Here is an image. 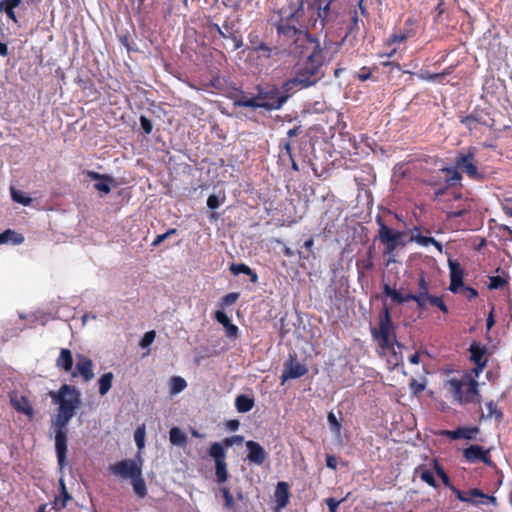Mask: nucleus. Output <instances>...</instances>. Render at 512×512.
<instances>
[{"label":"nucleus","mask_w":512,"mask_h":512,"mask_svg":"<svg viewBox=\"0 0 512 512\" xmlns=\"http://www.w3.org/2000/svg\"><path fill=\"white\" fill-rule=\"evenodd\" d=\"M445 387L452 396L453 401L461 405L480 403L481 401L478 382L472 377L451 378L445 382Z\"/></svg>","instance_id":"7ed1b4c3"},{"label":"nucleus","mask_w":512,"mask_h":512,"mask_svg":"<svg viewBox=\"0 0 512 512\" xmlns=\"http://www.w3.org/2000/svg\"><path fill=\"white\" fill-rule=\"evenodd\" d=\"M375 221L379 226L378 238L385 245V253L391 254L397 247L404 245L403 232L389 228L380 215L376 216Z\"/></svg>","instance_id":"9b49d317"},{"label":"nucleus","mask_w":512,"mask_h":512,"mask_svg":"<svg viewBox=\"0 0 512 512\" xmlns=\"http://www.w3.org/2000/svg\"><path fill=\"white\" fill-rule=\"evenodd\" d=\"M215 319L223 325L225 328L226 336L229 338H236L239 332L238 327L231 323V320L227 316V314L223 311H216L215 313Z\"/></svg>","instance_id":"b1692460"},{"label":"nucleus","mask_w":512,"mask_h":512,"mask_svg":"<svg viewBox=\"0 0 512 512\" xmlns=\"http://www.w3.org/2000/svg\"><path fill=\"white\" fill-rule=\"evenodd\" d=\"M169 440L172 445L185 447L188 442L187 435L178 427H172L169 431Z\"/></svg>","instance_id":"c756f323"},{"label":"nucleus","mask_w":512,"mask_h":512,"mask_svg":"<svg viewBox=\"0 0 512 512\" xmlns=\"http://www.w3.org/2000/svg\"><path fill=\"white\" fill-rule=\"evenodd\" d=\"M177 230L175 228H170L165 233L160 234L156 237V239L152 242V246L156 247L160 245L165 239H167L170 235L176 234Z\"/></svg>","instance_id":"052dcab7"},{"label":"nucleus","mask_w":512,"mask_h":512,"mask_svg":"<svg viewBox=\"0 0 512 512\" xmlns=\"http://www.w3.org/2000/svg\"><path fill=\"white\" fill-rule=\"evenodd\" d=\"M306 251H307V256H301V252H299V255L302 257V258H305V259H308L310 256H315L314 255V251H313V247H314V238L311 236L309 237L304 243H303V246H302Z\"/></svg>","instance_id":"6e6d98bb"},{"label":"nucleus","mask_w":512,"mask_h":512,"mask_svg":"<svg viewBox=\"0 0 512 512\" xmlns=\"http://www.w3.org/2000/svg\"><path fill=\"white\" fill-rule=\"evenodd\" d=\"M13 407L18 411L21 412L27 416H33L34 410L33 407L30 405L28 399L26 397L21 398V402L11 400Z\"/></svg>","instance_id":"c9c22d12"},{"label":"nucleus","mask_w":512,"mask_h":512,"mask_svg":"<svg viewBox=\"0 0 512 512\" xmlns=\"http://www.w3.org/2000/svg\"><path fill=\"white\" fill-rule=\"evenodd\" d=\"M140 126L145 134H150L153 129L152 121L144 115L140 116Z\"/></svg>","instance_id":"4d7b16f0"},{"label":"nucleus","mask_w":512,"mask_h":512,"mask_svg":"<svg viewBox=\"0 0 512 512\" xmlns=\"http://www.w3.org/2000/svg\"><path fill=\"white\" fill-rule=\"evenodd\" d=\"M298 86L300 87V83H298L297 77L294 76L293 78L285 81L279 89L281 90V92L283 94H287L288 99H289L292 94L293 89Z\"/></svg>","instance_id":"a19ab883"},{"label":"nucleus","mask_w":512,"mask_h":512,"mask_svg":"<svg viewBox=\"0 0 512 512\" xmlns=\"http://www.w3.org/2000/svg\"><path fill=\"white\" fill-rule=\"evenodd\" d=\"M448 266L450 270L449 290L452 293H458L460 292V288L463 287L464 269L457 260L449 259Z\"/></svg>","instance_id":"6ab92c4d"},{"label":"nucleus","mask_w":512,"mask_h":512,"mask_svg":"<svg viewBox=\"0 0 512 512\" xmlns=\"http://www.w3.org/2000/svg\"><path fill=\"white\" fill-rule=\"evenodd\" d=\"M344 499H340V500H337L333 497H330V498H327L325 500L328 508H329V511L330 512H337V508L339 506V504L343 501Z\"/></svg>","instance_id":"69168bd1"},{"label":"nucleus","mask_w":512,"mask_h":512,"mask_svg":"<svg viewBox=\"0 0 512 512\" xmlns=\"http://www.w3.org/2000/svg\"><path fill=\"white\" fill-rule=\"evenodd\" d=\"M428 298V302L437 307L440 311H442L444 314H448L449 313V310H448V307L447 305L445 304L444 300H443V297L442 296H433V295H430V297H427Z\"/></svg>","instance_id":"49530a36"},{"label":"nucleus","mask_w":512,"mask_h":512,"mask_svg":"<svg viewBox=\"0 0 512 512\" xmlns=\"http://www.w3.org/2000/svg\"><path fill=\"white\" fill-rule=\"evenodd\" d=\"M289 14L285 20H270L276 29L277 41L286 54L304 58L294 67V76L297 77L301 88H307L316 84L323 76V65L326 58L321 53V45L317 38L309 33L312 28L309 22H297Z\"/></svg>","instance_id":"f257e3e1"},{"label":"nucleus","mask_w":512,"mask_h":512,"mask_svg":"<svg viewBox=\"0 0 512 512\" xmlns=\"http://www.w3.org/2000/svg\"><path fill=\"white\" fill-rule=\"evenodd\" d=\"M230 271L233 275L237 276L239 274H245L250 276V280L253 283H256L258 280L257 274L246 264L240 263H232L230 266Z\"/></svg>","instance_id":"2f4dec72"},{"label":"nucleus","mask_w":512,"mask_h":512,"mask_svg":"<svg viewBox=\"0 0 512 512\" xmlns=\"http://www.w3.org/2000/svg\"><path fill=\"white\" fill-rule=\"evenodd\" d=\"M393 329L390 310L388 307H384L383 313L380 316L379 330L372 328V335L375 340L378 341L379 346L383 349L390 350L394 344L399 347L400 343L397 342L396 336L391 335Z\"/></svg>","instance_id":"1a4fd4ad"},{"label":"nucleus","mask_w":512,"mask_h":512,"mask_svg":"<svg viewBox=\"0 0 512 512\" xmlns=\"http://www.w3.org/2000/svg\"><path fill=\"white\" fill-rule=\"evenodd\" d=\"M56 366L64 372H71L73 367L72 352L67 348H62L60 354L56 359Z\"/></svg>","instance_id":"cd10ccee"},{"label":"nucleus","mask_w":512,"mask_h":512,"mask_svg":"<svg viewBox=\"0 0 512 512\" xmlns=\"http://www.w3.org/2000/svg\"><path fill=\"white\" fill-rule=\"evenodd\" d=\"M376 68H373L375 70ZM356 79H358L361 82H365L369 80L372 77V68L363 66L359 72H357L354 76Z\"/></svg>","instance_id":"864d4df0"},{"label":"nucleus","mask_w":512,"mask_h":512,"mask_svg":"<svg viewBox=\"0 0 512 512\" xmlns=\"http://www.w3.org/2000/svg\"><path fill=\"white\" fill-rule=\"evenodd\" d=\"M476 153L477 148L475 146H469L464 152L458 153L455 164L456 168L469 179L481 182L485 179V173L477 166Z\"/></svg>","instance_id":"423d86ee"},{"label":"nucleus","mask_w":512,"mask_h":512,"mask_svg":"<svg viewBox=\"0 0 512 512\" xmlns=\"http://www.w3.org/2000/svg\"><path fill=\"white\" fill-rule=\"evenodd\" d=\"M507 284V280L501 276H491L489 278L488 288L491 290L501 289Z\"/></svg>","instance_id":"3c124183"},{"label":"nucleus","mask_w":512,"mask_h":512,"mask_svg":"<svg viewBox=\"0 0 512 512\" xmlns=\"http://www.w3.org/2000/svg\"><path fill=\"white\" fill-rule=\"evenodd\" d=\"M335 0H298L294 5L289 3L286 6L275 10L270 17V20H285L289 18V14H293V18L297 22H309L312 28H317L319 24L320 29L324 27H334V23L338 17L333 5Z\"/></svg>","instance_id":"f03ea898"},{"label":"nucleus","mask_w":512,"mask_h":512,"mask_svg":"<svg viewBox=\"0 0 512 512\" xmlns=\"http://www.w3.org/2000/svg\"><path fill=\"white\" fill-rule=\"evenodd\" d=\"M23 0H0V12H4L6 16L14 23L18 22L14 9L17 8Z\"/></svg>","instance_id":"c85d7f7f"},{"label":"nucleus","mask_w":512,"mask_h":512,"mask_svg":"<svg viewBox=\"0 0 512 512\" xmlns=\"http://www.w3.org/2000/svg\"><path fill=\"white\" fill-rule=\"evenodd\" d=\"M470 132L477 129L478 125L492 127L494 125V119L489 116V113L483 110H474L471 114L463 117L460 120Z\"/></svg>","instance_id":"2eb2a0df"},{"label":"nucleus","mask_w":512,"mask_h":512,"mask_svg":"<svg viewBox=\"0 0 512 512\" xmlns=\"http://www.w3.org/2000/svg\"><path fill=\"white\" fill-rule=\"evenodd\" d=\"M464 429L462 428H458L457 430H454V431H444L443 433L448 435L449 437H451L452 439H459V438H469V436H467L465 433H464Z\"/></svg>","instance_id":"e2e57ef3"},{"label":"nucleus","mask_w":512,"mask_h":512,"mask_svg":"<svg viewBox=\"0 0 512 512\" xmlns=\"http://www.w3.org/2000/svg\"><path fill=\"white\" fill-rule=\"evenodd\" d=\"M257 91L262 108L267 111L279 110L288 100V95L283 94L276 85L257 86Z\"/></svg>","instance_id":"9d476101"},{"label":"nucleus","mask_w":512,"mask_h":512,"mask_svg":"<svg viewBox=\"0 0 512 512\" xmlns=\"http://www.w3.org/2000/svg\"><path fill=\"white\" fill-rule=\"evenodd\" d=\"M133 491L139 498H144L147 494L146 482H132Z\"/></svg>","instance_id":"5fc2aeb1"},{"label":"nucleus","mask_w":512,"mask_h":512,"mask_svg":"<svg viewBox=\"0 0 512 512\" xmlns=\"http://www.w3.org/2000/svg\"><path fill=\"white\" fill-rule=\"evenodd\" d=\"M235 105L252 109L262 108V102H260V98H258V93L252 98L242 97L238 99Z\"/></svg>","instance_id":"e433bc0d"},{"label":"nucleus","mask_w":512,"mask_h":512,"mask_svg":"<svg viewBox=\"0 0 512 512\" xmlns=\"http://www.w3.org/2000/svg\"><path fill=\"white\" fill-rule=\"evenodd\" d=\"M155 337H156V332L154 330L146 332L144 334V336L142 337V339L140 340L139 346L142 349L148 348L155 340Z\"/></svg>","instance_id":"603ef678"},{"label":"nucleus","mask_w":512,"mask_h":512,"mask_svg":"<svg viewBox=\"0 0 512 512\" xmlns=\"http://www.w3.org/2000/svg\"><path fill=\"white\" fill-rule=\"evenodd\" d=\"M410 389L415 393H421L425 389V385L423 383L418 382L416 379L412 378L410 381Z\"/></svg>","instance_id":"338daca9"},{"label":"nucleus","mask_w":512,"mask_h":512,"mask_svg":"<svg viewBox=\"0 0 512 512\" xmlns=\"http://www.w3.org/2000/svg\"><path fill=\"white\" fill-rule=\"evenodd\" d=\"M308 372L305 364L291 358L285 370L282 373L283 382L288 378L296 379L304 376Z\"/></svg>","instance_id":"4be33fe9"},{"label":"nucleus","mask_w":512,"mask_h":512,"mask_svg":"<svg viewBox=\"0 0 512 512\" xmlns=\"http://www.w3.org/2000/svg\"><path fill=\"white\" fill-rule=\"evenodd\" d=\"M486 408H487V411H488V414H487V417L488 418H492V417H495V419L500 422L503 418V413L500 409H498L497 405L493 402V401H490L486 404Z\"/></svg>","instance_id":"a18cd8bd"},{"label":"nucleus","mask_w":512,"mask_h":512,"mask_svg":"<svg viewBox=\"0 0 512 512\" xmlns=\"http://www.w3.org/2000/svg\"><path fill=\"white\" fill-rule=\"evenodd\" d=\"M238 297H239L238 293H235V292L229 293L222 298V305L223 306L232 305L237 301Z\"/></svg>","instance_id":"0e129e2a"},{"label":"nucleus","mask_w":512,"mask_h":512,"mask_svg":"<svg viewBox=\"0 0 512 512\" xmlns=\"http://www.w3.org/2000/svg\"><path fill=\"white\" fill-rule=\"evenodd\" d=\"M415 241L421 246H429L431 243H434L433 237L424 236L421 234L415 236Z\"/></svg>","instance_id":"774afa93"},{"label":"nucleus","mask_w":512,"mask_h":512,"mask_svg":"<svg viewBox=\"0 0 512 512\" xmlns=\"http://www.w3.org/2000/svg\"><path fill=\"white\" fill-rule=\"evenodd\" d=\"M11 196L13 201L22 204L24 206H28L31 204L32 199L28 196H26L22 191L12 189L11 190Z\"/></svg>","instance_id":"37998d69"},{"label":"nucleus","mask_w":512,"mask_h":512,"mask_svg":"<svg viewBox=\"0 0 512 512\" xmlns=\"http://www.w3.org/2000/svg\"><path fill=\"white\" fill-rule=\"evenodd\" d=\"M289 485L288 482H278L275 492H274V499H275V511L280 512L283 508H285L289 502Z\"/></svg>","instance_id":"5701e85b"},{"label":"nucleus","mask_w":512,"mask_h":512,"mask_svg":"<svg viewBox=\"0 0 512 512\" xmlns=\"http://www.w3.org/2000/svg\"><path fill=\"white\" fill-rule=\"evenodd\" d=\"M469 352L471 354V360L476 364L478 369L483 370L487 364V359L485 358V348L478 344H472L469 348Z\"/></svg>","instance_id":"bb28decb"},{"label":"nucleus","mask_w":512,"mask_h":512,"mask_svg":"<svg viewBox=\"0 0 512 512\" xmlns=\"http://www.w3.org/2000/svg\"><path fill=\"white\" fill-rule=\"evenodd\" d=\"M59 483V494L55 496V499L52 503V509L55 510H61L68 506L69 502H72L73 499L69 495L65 482H58Z\"/></svg>","instance_id":"a878e982"},{"label":"nucleus","mask_w":512,"mask_h":512,"mask_svg":"<svg viewBox=\"0 0 512 512\" xmlns=\"http://www.w3.org/2000/svg\"><path fill=\"white\" fill-rule=\"evenodd\" d=\"M414 25V19H406L403 30H399L397 32L392 33L386 40L385 45L390 47L395 43H404L407 39L413 37L416 34L415 29L413 28Z\"/></svg>","instance_id":"a211bd4d"},{"label":"nucleus","mask_w":512,"mask_h":512,"mask_svg":"<svg viewBox=\"0 0 512 512\" xmlns=\"http://www.w3.org/2000/svg\"><path fill=\"white\" fill-rule=\"evenodd\" d=\"M49 396L55 404H58V411L74 416L81 405L80 391L68 384H63L56 392L50 391Z\"/></svg>","instance_id":"39448f33"},{"label":"nucleus","mask_w":512,"mask_h":512,"mask_svg":"<svg viewBox=\"0 0 512 512\" xmlns=\"http://www.w3.org/2000/svg\"><path fill=\"white\" fill-rule=\"evenodd\" d=\"M466 297L468 300H472L478 296V291L470 286H465L463 284V287L460 288V292Z\"/></svg>","instance_id":"13d9d810"},{"label":"nucleus","mask_w":512,"mask_h":512,"mask_svg":"<svg viewBox=\"0 0 512 512\" xmlns=\"http://www.w3.org/2000/svg\"><path fill=\"white\" fill-rule=\"evenodd\" d=\"M145 426H139L134 432V440L138 449H142L145 446Z\"/></svg>","instance_id":"de8ad7c7"},{"label":"nucleus","mask_w":512,"mask_h":512,"mask_svg":"<svg viewBox=\"0 0 512 512\" xmlns=\"http://www.w3.org/2000/svg\"><path fill=\"white\" fill-rule=\"evenodd\" d=\"M335 11L338 13V17L334 23V27H324L323 29L330 31L336 29L345 30V34L342 38L344 41L348 42L350 46H354L356 37L360 31V19L357 7L352 5L343 12L335 8Z\"/></svg>","instance_id":"20e7f679"},{"label":"nucleus","mask_w":512,"mask_h":512,"mask_svg":"<svg viewBox=\"0 0 512 512\" xmlns=\"http://www.w3.org/2000/svg\"><path fill=\"white\" fill-rule=\"evenodd\" d=\"M244 441V437L241 435H234L231 437H227L223 440V445L225 447H231L234 444L241 445Z\"/></svg>","instance_id":"bf43d9fd"},{"label":"nucleus","mask_w":512,"mask_h":512,"mask_svg":"<svg viewBox=\"0 0 512 512\" xmlns=\"http://www.w3.org/2000/svg\"><path fill=\"white\" fill-rule=\"evenodd\" d=\"M450 487L455 492L457 498L462 502H469L472 504H487L488 502H495V498L493 496L484 494L479 489H471L463 492L459 489L453 488L452 486Z\"/></svg>","instance_id":"dca6fc26"},{"label":"nucleus","mask_w":512,"mask_h":512,"mask_svg":"<svg viewBox=\"0 0 512 512\" xmlns=\"http://www.w3.org/2000/svg\"><path fill=\"white\" fill-rule=\"evenodd\" d=\"M464 456L469 462H483L490 464L489 450L484 449L480 445H471L464 450Z\"/></svg>","instance_id":"aec40b11"},{"label":"nucleus","mask_w":512,"mask_h":512,"mask_svg":"<svg viewBox=\"0 0 512 512\" xmlns=\"http://www.w3.org/2000/svg\"><path fill=\"white\" fill-rule=\"evenodd\" d=\"M72 378L81 376L84 382H90L94 378L93 362L85 355L78 354L76 369L71 373Z\"/></svg>","instance_id":"f3484780"},{"label":"nucleus","mask_w":512,"mask_h":512,"mask_svg":"<svg viewBox=\"0 0 512 512\" xmlns=\"http://www.w3.org/2000/svg\"><path fill=\"white\" fill-rule=\"evenodd\" d=\"M247 40V49L250 51V54H255L259 60H270L281 53H285L279 42L278 46H269L256 29L249 32Z\"/></svg>","instance_id":"0eeeda50"},{"label":"nucleus","mask_w":512,"mask_h":512,"mask_svg":"<svg viewBox=\"0 0 512 512\" xmlns=\"http://www.w3.org/2000/svg\"><path fill=\"white\" fill-rule=\"evenodd\" d=\"M279 148H280V159H282L285 155L292 159L293 153H292V147L289 139H280L279 142Z\"/></svg>","instance_id":"c03bdc74"},{"label":"nucleus","mask_w":512,"mask_h":512,"mask_svg":"<svg viewBox=\"0 0 512 512\" xmlns=\"http://www.w3.org/2000/svg\"><path fill=\"white\" fill-rule=\"evenodd\" d=\"M114 375L112 372L104 373L98 380L99 394L106 395L112 387Z\"/></svg>","instance_id":"f704fd0d"},{"label":"nucleus","mask_w":512,"mask_h":512,"mask_svg":"<svg viewBox=\"0 0 512 512\" xmlns=\"http://www.w3.org/2000/svg\"><path fill=\"white\" fill-rule=\"evenodd\" d=\"M217 480L227 479V464L224 460L215 461Z\"/></svg>","instance_id":"8fccbe9b"},{"label":"nucleus","mask_w":512,"mask_h":512,"mask_svg":"<svg viewBox=\"0 0 512 512\" xmlns=\"http://www.w3.org/2000/svg\"><path fill=\"white\" fill-rule=\"evenodd\" d=\"M383 293L392 298V301L396 304H403L404 303V297L403 295L396 291L395 289L391 288L389 284L385 283L383 285Z\"/></svg>","instance_id":"ea45409f"},{"label":"nucleus","mask_w":512,"mask_h":512,"mask_svg":"<svg viewBox=\"0 0 512 512\" xmlns=\"http://www.w3.org/2000/svg\"><path fill=\"white\" fill-rule=\"evenodd\" d=\"M115 184L116 181L114 178L113 181L99 180L97 183L94 184V188L103 194H108L111 191V186H114Z\"/></svg>","instance_id":"09e8293b"},{"label":"nucleus","mask_w":512,"mask_h":512,"mask_svg":"<svg viewBox=\"0 0 512 512\" xmlns=\"http://www.w3.org/2000/svg\"><path fill=\"white\" fill-rule=\"evenodd\" d=\"M170 390L172 394H178L187 387V382L180 376H173L170 379Z\"/></svg>","instance_id":"58836bf2"},{"label":"nucleus","mask_w":512,"mask_h":512,"mask_svg":"<svg viewBox=\"0 0 512 512\" xmlns=\"http://www.w3.org/2000/svg\"><path fill=\"white\" fill-rule=\"evenodd\" d=\"M254 404V399L244 394L237 396L235 399V407L240 413L249 412L254 407Z\"/></svg>","instance_id":"473e14b6"},{"label":"nucleus","mask_w":512,"mask_h":512,"mask_svg":"<svg viewBox=\"0 0 512 512\" xmlns=\"http://www.w3.org/2000/svg\"><path fill=\"white\" fill-rule=\"evenodd\" d=\"M345 43L347 42L343 38L339 41L325 40L324 46L321 47V53L325 56L326 61H331Z\"/></svg>","instance_id":"393cba45"},{"label":"nucleus","mask_w":512,"mask_h":512,"mask_svg":"<svg viewBox=\"0 0 512 512\" xmlns=\"http://www.w3.org/2000/svg\"><path fill=\"white\" fill-rule=\"evenodd\" d=\"M247 459L254 464L262 465L267 457L264 448L256 441L249 440L246 442Z\"/></svg>","instance_id":"412c9836"},{"label":"nucleus","mask_w":512,"mask_h":512,"mask_svg":"<svg viewBox=\"0 0 512 512\" xmlns=\"http://www.w3.org/2000/svg\"><path fill=\"white\" fill-rule=\"evenodd\" d=\"M86 175L91 179V180H108V181H113V177L108 175V174H101V173H98V172H95V171H87L86 172Z\"/></svg>","instance_id":"680f3d73"},{"label":"nucleus","mask_w":512,"mask_h":512,"mask_svg":"<svg viewBox=\"0 0 512 512\" xmlns=\"http://www.w3.org/2000/svg\"><path fill=\"white\" fill-rule=\"evenodd\" d=\"M24 241L22 234L17 233L11 229H8L0 233V244L11 242L13 244H21Z\"/></svg>","instance_id":"72a5a7b5"},{"label":"nucleus","mask_w":512,"mask_h":512,"mask_svg":"<svg viewBox=\"0 0 512 512\" xmlns=\"http://www.w3.org/2000/svg\"><path fill=\"white\" fill-rule=\"evenodd\" d=\"M114 475L123 479L143 480L141 478V467L132 459L119 461L111 466Z\"/></svg>","instance_id":"4468645a"},{"label":"nucleus","mask_w":512,"mask_h":512,"mask_svg":"<svg viewBox=\"0 0 512 512\" xmlns=\"http://www.w3.org/2000/svg\"><path fill=\"white\" fill-rule=\"evenodd\" d=\"M74 415L58 411L53 426L55 427V448L58 462L62 466L67 453V425Z\"/></svg>","instance_id":"6e6552de"},{"label":"nucleus","mask_w":512,"mask_h":512,"mask_svg":"<svg viewBox=\"0 0 512 512\" xmlns=\"http://www.w3.org/2000/svg\"><path fill=\"white\" fill-rule=\"evenodd\" d=\"M435 477H438L440 480H450L438 459L425 457L423 462L415 469L414 479L435 480Z\"/></svg>","instance_id":"f8f14e48"},{"label":"nucleus","mask_w":512,"mask_h":512,"mask_svg":"<svg viewBox=\"0 0 512 512\" xmlns=\"http://www.w3.org/2000/svg\"><path fill=\"white\" fill-rule=\"evenodd\" d=\"M445 174V180L449 186H455L462 180V173L455 167H444L440 170Z\"/></svg>","instance_id":"7c9ffc66"},{"label":"nucleus","mask_w":512,"mask_h":512,"mask_svg":"<svg viewBox=\"0 0 512 512\" xmlns=\"http://www.w3.org/2000/svg\"><path fill=\"white\" fill-rule=\"evenodd\" d=\"M327 421L330 427V430L337 436L341 434V423L338 421L337 417L333 412H329L327 415Z\"/></svg>","instance_id":"79ce46f5"},{"label":"nucleus","mask_w":512,"mask_h":512,"mask_svg":"<svg viewBox=\"0 0 512 512\" xmlns=\"http://www.w3.org/2000/svg\"><path fill=\"white\" fill-rule=\"evenodd\" d=\"M209 455L215 460H224L226 457L225 448L222 443L215 442L209 448Z\"/></svg>","instance_id":"4c0bfd02"},{"label":"nucleus","mask_w":512,"mask_h":512,"mask_svg":"<svg viewBox=\"0 0 512 512\" xmlns=\"http://www.w3.org/2000/svg\"><path fill=\"white\" fill-rule=\"evenodd\" d=\"M206 28L212 37L219 36L222 39L231 40L233 50H238L243 46L242 37L234 30V24L232 22L225 21L222 26H219L217 23L208 21Z\"/></svg>","instance_id":"ddd939ff"}]
</instances>
